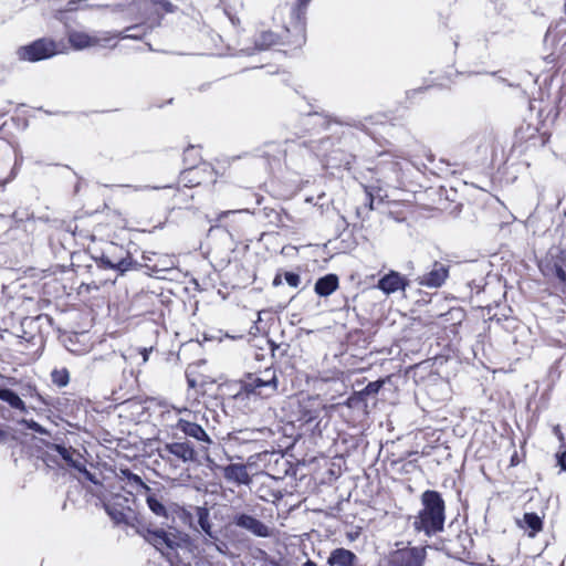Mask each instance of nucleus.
Returning <instances> with one entry per match:
<instances>
[{"label": "nucleus", "instance_id": "13", "mask_svg": "<svg viewBox=\"0 0 566 566\" xmlns=\"http://www.w3.org/2000/svg\"><path fill=\"white\" fill-rule=\"evenodd\" d=\"M101 263L104 268L126 272L132 266V258L128 252L113 244L111 249L101 256Z\"/></svg>", "mask_w": 566, "mask_h": 566}, {"label": "nucleus", "instance_id": "12", "mask_svg": "<svg viewBox=\"0 0 566 566\" xmlns=\"http://www.w3.org/2000/svg\"><path fill=\"white\" fill-rule=\"evenodd\" d=\"M148 509L157 516L163 517L165 520H169L170 515L175 512H180L184 516H190V514L179 507L176 504H171L169 506L164 504L163 497L159 496L158 493L154 492L151 489L144 494Z\"/></svg>", "mask_w": 566, "mask_h": 566}, {"label": "nucleus", "instance_id": "22", "mask_svg": "<svg viewBox=\"0 0 566 566\" xmlns=\"http://www.w3.org/2000/svg\"><path fill=\"white\" fill-rule=\"evenodd\" d=\"M198 524L200 528L210 537L216 538L212 532L209 511L206 507L198 506L197 509Z\"/></svg>", "mask_w": 566, "mask_h": 566}, {"label": "nucleus", "instance_id": "9", "mask_svg": "<svg viewBox=\"0 0 566 566\" xmlns=\"http://www.w3.org/2000/svg\"><path fill=\"white\" fill-rule=\"evenodd\" d=\"M178 412L182 415L176 423V428L199 442L210 444L212 441L207 432L200 424L197 423L198 415L187 408L178 409Z\"/></svg>", "mask_w": 566, "mask_h": 566}, {"label": "nucleus", "instance_id": "16", "mask_svg": "<svg viewBox=\"0 0 566 566\" xmlns=\"http://www.w3.org/2000/svg\"><path fill=\"white\" fill-rule=\"evenodd\" d=\"M408 280L396 271H390L384 275L377 283V287L385 294L389 295L397 291H405Z\"/></svg>", "mask_w": 566, "mask_h": 566}, {"label": "nucleus", "instance_id": "26", "mask_svg": "<svg viewBox=\"0 0 566 566\" xmlns=\"http://www.w3.org/2000/svg\"><path fill=\"white\" fill-rule=\"evenodd\" d=\"M553 271L560 283H566V251L557 256L553 265Z\"/></svg>", "mask_w": 566, "mask_h": 566}, {"label": "nucleus", "instance_id": "24", "mask_svg": "<svg viewBox=\"0 0 566 566\" xmlns=\"http://www.w3.org/2000/svg\"><path fill=\"white\" fill-rule=\"evenodd\" d=\"M147 33V28L144 25H133L127 28L123 32H111V34H116L115 39H142Z\"/></svg>", "mask_w": 566, "mask_h": 566}, {"label": "nucleus", "instance_id": "19", "mask_svg": "<svg viewBox=\"0 0 566 566\" xmlns=\"http://www.w3.org/2000/svg\"><path fill=\"white\" fill-rule=\"evenodd\" d=\"M311 0H297L292 9L293 28L296 32H304L306 9Z\"/></svg>", "mask_w": 566, "mask_h": 566}, {"label": "nucleus", "instance_id": "27", "mask_svg": "<svg viewBox=\"0 0 566 566\" xmlns=\"http://www.w3.org/2000/svg\"><path fill=\"white\" fill-rule=\"evenodd\" d=\"M277 42V36L272 31H263L255 40V45L259 50H266Z\"/></svg>", "mask_w": 566, "mask_h": 566}, {"label": "nucleus", "instance_id": "34", "mask_svg": "<svg viewBox=\"0 0 566 566\" xmlns=\"http://www.w3.org/2000/svg\"><path fill=\"white\" fill-rule=\"evenodd\" d=\"M220 554L228 555V546L226 543H210Z\"/></svg>", "mask_w": 566, "mask_h": 566}, {"label": "nucleus", "instance_id": "6", "mask_svg": "<svg viewBox=\"0 0 566 566\" xmlns=\"http://www.w3.org/2000/svg\"><path fill=\"white\" fill-rule=\"evenodd\" d=\"M60 52L61 51L56 42L43 38L28 45L20 46L17 50V55L21 61L38 62L50 59Z\"/></svg>", "mask_w": 566, "mask_h": 566}, {"label": "nucleus", "instance_id": "10", "mask_svg": "<svg viewBox=\"0 0 566 566\" xmlns=\"http://www.w3.org/2000/svg\"><path fill=\"white\" fill-rule=\"evenodd\" d=\"M52 450L57 452V454L71 467L76 469L78 472L83 473L84 476L93 483H97L95 476L86 470L85 463L86 460L82 455L80 451L72 447H65L61 444H53Z\"/></svg>", "mask_w": 566, "mask_h": 566}, {"label": "nucleus", "instance_id": "41", "mask_svg": "<svg viewBox=\"0 0 566 566\" xmlns=\"http://www.w3.org/2000/svg\"><path fill=\"white\" fill-rule=\"evenodd\" d=\"M280 282H281V281H280V276H279V275H277V276H275V279H274V281H273V284H274V285H279V284H280Z\"/></svg>", "mask_w": 566, "mask_h": 566}, {"label": "nucleus", "instance_id": "21", "mask_svg": "<svg viewBox=\"0 0 566 566\" xmlns=\"http://www.w3.org/2000/svg\"><path fill=\"white\" fill-rule=\"evenodd\" d=\"M0 399L9 403L12 408L24 411L25 403L24 401L11 389L2 388L0 389Z\"/></svg>", "mask_w": 566, "mask_h": 566}, {"label": "nucleus", "instance_id": "5", "mask_svg": "<svg viewBox=\"0 0 566 566\" xmlns=\"http://www.w3.org/2000/svg\"><path fill=\"white\" fill-rule=\"evenodd\" d=\"M148 541L158 549L169 552L189 546V536L174 527L148 531Z\"/></svg>", "mask_w": 566, "mask_h": 566}, {"label": "nucleus", "instance_id": "14", "mask_svg": "<svg viewBox=\"0 0 566 566\" xmlns=\"http://www.w3.org/2000/svg\"><path fill=\"white\" fill-rule=\"evenodd\" d=\"M233 523L256 537H271L273 535V530L270 526L245 513L237 514L233 517Z\"/></svg>", "mask_w": 566, "mask_h": 566}, {"label": "nucleus", "instance_id": "2", "mask_svg": "<svg viewBox=\"0 0 566 566\" xmlns=\"http://www.w3.org/2000/svg\"><path fill=\"white\" fill-rule=\"evenodd\" d=\"M380 179L377 185L364 186L368 198V208L374 210L376 201L382 202L387 198L385 188H398L401 186V168L399 163L389 161L379 167Z\"/></svg>", "mask_w": 566, "mask_h": 566}, {"label": "nucleus", "instance_id": "29", "mask_svg": "<svg viewBox=\"0 0 566 566\" xmlns=\"http://www.w3.org/2000/svg\"><path fill=\"white\" fill-rule=\"evenodd\" d=\"M198 170L197 168H189L181 172L180 181L186 187H193L200 184V180L197 178Z\"/></svg>", "mask_w": 566, "mask_h": 566}, {"label": "nucleus", "instance_id": "36", "mask_svg": "<svg viewBox=\"0 0 566 566\" xmlns=\"http://www.w3.org/2000/svg\"><path fill=\"white\" fill-rule=\"evenodd\" d=\"M558 463L560 468L566 471V451L559 455Z\"/></svg>", "mask_w": 566, "mask_h": 566}, {"label": "nucleus", "instance_id": "3", "mask_svg": "<svg viewBox=\"0 0 566 566\" xmlns=\"http://www.w3.org/2000/svg\"><path fill=\"white\" fill-rule=\"evenodd\" d=\"M279 380L274 369L266 368L261 374H250L242 380L241 392L248 399L251 397L268 399L277 391Z\"/></svg>", "mask_w": 566, "mask_h": 566}, {"label": "nucleus", "instance_id": "30", "mask_svg": "<svg viewBox=\"0 0 566 566\" xmlns=\"http://www.w3.org/2000/svg\"><path fill=\"white\" fill-rule=\"evenodd\" d=\"M22 424L27 426V428L33 430L34 432H38V433H41V434H44L46 433V430L41 426L39 424L38 422H35L34 420H27V419H23L21 421Z\"/></svg>", "mask_w": 566, "mask_h": 566}, {"label": "nucleus", "instance_id": "38", "mask_svg": "<svg viewBox=\"0 0 566 566\" xmlns=\"http://www.w3.org/2000/svg\"><path fill=\"white\" fill-rule=\"evenodd\" d=\"M169 554H170V553H169V552H167V555H169ZM168 558H169V560H170V563H171V565H172V566H189V565H186V564H182V565H181L178 560H175V559H174V557L168 556Z\"/></svg>", "mask_w": 566, "mask_h": 566}, {"label": "nucleus", "instance_id": "39", "mask_svg": "<svg viewBox=\"0 0 566 566\" xmlns=\"http://www.w3.org/2000/svg\"><path fill=\"white\" fill-rule=\"evenodd\" d=\"M304 566H317V564L311 559H307L305 563H304Z\"/></svg>", "mask_w": 566, "mask_h": 566}, {"label": "nucleus", "instance_id": "15", "mask_svg": "<svg viewBox=\"0 0 566 566\" xmlns=\"http://www.w3.org/2000/svg\"><path fill=\"white\" fill-rule=\"evenodd\" d=\"M448 274L449 270L444 264L434 262L432 269L428 273L417 277V282L421 286L436 289L440 287L444 283Z\"/></svg>", "mask_w": 566, "mask_h": 566}, {"label": "nucleus", "instance_id": "18", "mask_svg": "<svg viewBox=\"0 0 566 566\" xmlns=\"http://www.w3.org/2000/svg\"><path fill=\"white\" fill-rule=\"evenodd\" d=\"M357 562V556L346 548L332 551L327 559L329 566H356Z\"/></svg>", "mask_w": 566, "mask_h": 566}, {"label": "nucleus", "instance_id": "17", "mask_svg": "<svg viewBox=\"0 0 566 566\" xmlns=\"http://www.w3.org/2000/svg\"><path fill=\"white\" fill-rule=\"evenodd\" d=\"M223 476L230 482L248 485L251 482L250 474L244 464L233 463L223 468Z\"/></svg>", "mask_w": 566, "mask_h": 566}, {"label": "nucleus", "instance_id": "4", "mask_svg": "<svg viewBox=\"0 0 566 566\" xmlns=\"http://www.w3.org/2000/svg\"><path fill=\"white\" fill-rule=\"evenodd\" d=\"M134 499L132 492L127 494L117 493L113 494L104 502V507L114 523L135 527L138 517L135 510L132 507Z\"/></svg>", "mask_w": 566, "mask_h": 566}, {"label": "nucleus", "instance_id": "35", "mask_svg": "<svg viewBox=\"0 0 566 566\" xmlns=\"http://www.w3.org/2000/svg\"><path fill=\"white\" fill-rule=\"evenodd\" d=\"M9 438V431L2 424H0V443H4Z\"/></svg>", "mask_w": 566, "mask_h": 566}, {"label": "nucleus", "instance_id": "1", "mask_svg": "<svg viewBox=\"0 0 566 566\" xmlns=\"http://www.w3.org/2000/svg\"><path fill=\"white\" fill-rule=\"evenodd\" d=\"M422 510L413 522L415 530L430 536L443 530L444 501L437 491L428 490L421 495Z\"/></svg>", "mask_w": 566, "mask_h": 566}, {"label": "nucleus", "instance_id": "40", "mask_svg": "<svg viewBox=\"0 0 566 566\" xmlns=\"http://www.w3.org/2000/svg\"><path fill=\"white\" fill-rule=\"evenodd\" d=\"M143 359H144V361H146L148 359L147 349H144V352H143Z\"/></svg>", "mask_w": 566, "mask_h": 566}, {"label": "nucleus", "instance_id": "23", "mask_svg": "<svg viewBox=\"0 0 566 566\" xmlns=\"http://www.w3.org/2000/svg\"><path fill=\"white\" fill-rule=\"evenodd\" d=\"M123 474L127 478V485L135 490L137 494L144 495L150 490L137 474L129 471H123Z\"/></svg>", "mask_w": 566, "mask_h": 566}, {"label": "nucleus", "instance_id": "28", "mask_svg": "<svg viewBox=\"0 0 566 566\" xmlns=\"http://www.w3.org/2000/svg\"><path fill=\"white\" fill-rule=\"evenodd\" d=\"M51 379L57 387H65L70 381V374L66 368L54 369L51 373Z\"/></svg>", "mask_w": 566, "mask_h": 566}, {"label": "nucleus", "instance_id": "44", "mask_svg": "<svg viewBox=\"0 0 566 566\" xmlns=\"http://www.w3.org/2000/svg\"><path fill=\"white\" fill-rule=\"evenodd\" d=\"M428 158H429V160H430V161H432L433 156L430 154V155L428 156Z\"/></svg>", "mask_w": 566, "mask_h": 566}, {"label": "nucleus", "instance_id": "33", "mask_svg": "<svg viewBox=\"0 0 566 566\" xmlns=\"http://www.w3.org/2000/svg\"><path fill=\"white\" fill-rule=\"evenodd\" d=\"M154 7H161L166 12L172 11V4L168 0H150Z\"/></svg>", "mask_w": 566, "mask_h": 566}, {"label": "nucleus", "instance_id": "31", "mask_svg": "<svg viewBox=\"0 0 566 566\" xmlns=\"http://www.w3.org/2000/svg\"><path fill=\"white\" fill-rule=\"evenodd\" d=\"M284 279L286 283L292 287H297L301 283L300 275L293 272H285Z\"/></svg>", "mask_w": 566, "mask_h": 566}, {"label": "nucleus", "instance_id": "8", "mask_svg": "<svg viewBox=\"0 0 566 566\" xmlns=\"http://www.w3.org/2000/svg\"><path fill=\"white\" fill-rule=\"evenodd\" d=\"M426 558V547L405 546L390 552L388 566H424Z\"/></svg>", "mask_w": 566, "mask_h": 566}, {"label": "nucleus", "instance_id": "7", "mask_svg": "<svg viewBox=\"0 0 566 566\" xmlns=\"http://www.w3.org/2000/svg\"><path fill=\"white\" fill-rule=\"evenodd\" d=\"M117 35L111 34L108 31H101L90 34L85 31L72 30L67 34L70 44L75 50H84L93 46H104Z\"/></svg>", "mask_w": 566, "mask_h": 566}, {"label": "nucleus", "instance_id": "20", "mask_svg": "<svg viewBox=\"0 0 566 566\" xmlns=\"http://www.w3.org/2000/svg\"><path fill=\"white\" fill-rule=\"evenodd\" d=\"M338 287V277L335 274H327L315 283V292L319 296H328Z\"/></svg>", "mask_w": 566, "mask_h": 566}, {"label": "nucleus", "instance_id": "25", "mask_svg": "<svg viewBox=\"0 0 566 566\" xmlns=\"http://www.w3.org/2000/svg\"><path fill=\"white\" fill-rule=\"evenodd\" d=\"M522 522L523 526L531 530L530 536H534L543 526L542 518L535 513H525Z\"/></svg>", "mask_w": 566, "mask_h": 566}, {"label": "nucleus", "instance_id": "11", "mask_svg": "<svg viewBox=\"0 0 566 566\" xmlns=\"http://www.w3.org/2000/svg\"><path fill=\"white\" fill-rule=\"evenodd\" d=\"M159 454L164 460L171 461L175 458L182 463L196 460V451L188 441L167 443L160 449Z\"/></svg>", "mask_w": 566, "mask_h": 566}, {"label": "nucleus", "instance_id": "43", "mask_svg": "<svg viewBox=\"0 0 566 566\" xmlns=\"http://www.w3.org/2000/svg\"><path fill=\"white\" fill-rule=\"evenodd\" d=\"M348 538H349L350 541H354V539L356 538V535L348 534Z\"/></svg>", "mask_w": 566, "mask_h": 566}, {"label": "nucleus", "instance_id": "42", "mask_svg": "<svg viewBox=\"0 0 566 566\" xmlns=\"http://www.w3.org/2000/svg\"><path fill=\"white\" fill-rule=\"evenodd\" d=\"M315 418H317V416H312V415H311V416H308V417L306 418V421H312V420H314Z\"/></svg>", "mask_w": 566, "mask_h": 566}, {"label": "nucleus", "instance_id": "37", "mask_svg": "<svg viewBox=\"0 0 566 566\" xmlns=\"http://www.w3.org/2000/svg\"><path fill=\"white\" fill-rule=\"evenodd\" d=\"M558 25H556L555 28H549L547 30V33H546V36H551L553 35L554 38H556L558 35V32H556V29H557Z\"/></svg>", "mask_w": 566, "mask_h": 566}, {"label": "nucleus", "instance_id": "32", "mask_svg": "<svg viewBox=\"0 0 566 566\" xmlns=\"http://www.w3.org/2000/svg\"><path fill=\"white\" fill-rule=\"evenodd\" d=\"M380 387H381V382L380 381L369 382L365 387L363 392L366 394V395H374V394H377L379 391Z\"/></svg>", "mask_w": 566, "mask_h": 566}]
</instances>
